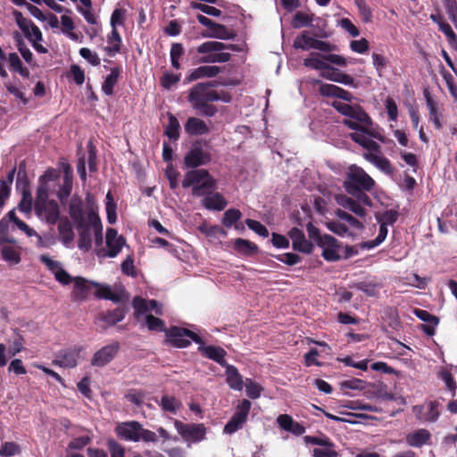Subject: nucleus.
Returning <instances> with one entry per match:
<instances>
[{"label": "nucleus", "instance_id": "obj_1", "mask_svg": "<svg viewBox=\"0 0 457 457\" xmlns=\"http://www.w3.org/2000/svg\"><path fill=\"white\" fill-rule=\"evenodd\" d=\"M306 229L310 239L321 248V256L325 261L334 262L341 259V244L337 239L328 234L321 235L311 221L307 223Z\"/></svg>", "mask_w": 457, "mask_h": 457}, {"label": "nucleus", "instance_id": "obj_2", "mask_svg": "<svg viewBox=\"0 0 457 457\" xmlns=\"http://www.w3.org/2000/svg\"><path fill=\"white\" fill-rule=\"evenodd\" d=\"M239 47L233 44H225L219 41H206L196 48L198 54H204L200 58L202 63H223L230 60L229 51H239Z\"/></svg>", "mask_w": 457, "mask_h": 457}, {"label": "nucleus", "instance_id": "obj_3", "mask_svg": "<svg viewBox=\"0 0 457 457\" xmlns=\"http://www.w3.org/2000/svg\"><path fill=\"white\" fill-rule=\"evenodd\" d=\"M331 105L345 118L344 124L352 129H359L370 123L369 115L359 105H352L339 100H334Z\"/></svg>", "mask_w": 457, "mask_h": 457}, {"label": "nucleus", "instance_id": "obj_4", "mask_svg": "<svg viewBox=\"0 0 457 457\" xmlns=\"http://www.w3.org/2000/svg\"><path fill=\"white\" fill-rule=\"evenodd\" d=\"M346 176L347 179L344 185L350 195L358 194L360 190L370 191L375 186L374 179L362 168L355 164L348 168Z\"/></svg>", "mask_w": 457, "mask_h": 457}, {"label": "nucleus", "instance_id": "obj_5", "mask_svg": "<svg viewBox=\"0 0 457 457\" xmlns=\"http://www.w3.org/2000/svg\"><path fill=\"white\" fill-rule=\"evenodd\" d=\"M165 336L170 345L177 348H186L191 345V341L195 344L202 343V337L195 331L177 326L167 329Z\"/></svg>", "mask_w": 457, "mask_h": 457}, {"label": "nucleus", "instance_id": "obj_6", "mask_svg": "<svg viewBox=\"0 0 457 457\" xmlns=\"http://www.w3.org/2000/svg\"><path fill=\"white\" fill-rule=\"evenodd\" d=\"M125 243L124 237L118 236L115 228H109L105 235L106 247L96 249V253L98 258H114L120 253Z\"/></svg>", "mask_w": 457, "mask_h": 457}, {"label": "nucleus", "instance_id": "obj_7", "mask_svg": "<svg viewBox=\"0 0 457 457\" xmlns=\"http://www.w3.org/2000/svg\"><path fill=\"white\" fill-rule=\"evenodd\" d=\"M174 427L180 436L188 444L203 441L205 438L206 428L201 423H184L180 420H174Z\"/></svg>", "mask_w": 457, "mask_h": 457}, {"label": "nucleus", "instance_id": "obj_8", "mask_svg": "<svg viewBox=\"0 0 457 457\" xmlns=\"http://www.w3.org/2000/svg\"><path fill=\"white\" fill-rule=\"evenodd\" d=\"M85 347L74 345L60 350L54 357V363L62 368H75L80 359H84Z\"/></svg>", "mask_w": 457, "mask_h": 457}, {"label": "nucleus", "instance_id": "obj_9", "mask_svg": "<svg viewBox=\"0 0 457 457\" xmlns=\"http://www.w3.org/2000/svg\"><path fill=\"white\" fill-rule=\"evenodd\" d=\"M34 209L37 216L48 224L54 225L59 220L60 209L54 200L49 198L36 200Z\"/></svg>", "mask_w": 457, "mask_h": 457}, {"label": "nucleus", "instance_id": "obj_10", "mask_svg": "<svg viewBox=\"0 0 457 457\" xmlns=\"http://www.w3.org/2000/svg\"><path fill=\"white\" fill-rule=\"evenodd\" d=\"M250 408L251 403L246 399L242 400L231 419L225 425L223 432L232 435L240 429L246 421Z\"/></svg>", "mask_w": 457, "mask_h": 457}, {"label": "nucleus", "instance_id": "obj_11", "mask_svg": "<svg viewBox=\"0 0 457 457\" xmlns=\"http://www.w3.org/2000/svg\"><path fill=\"white\" fill-rule=\"evenodd\" d=\"M211 160V154L204 149L200 142H195L185 155L184 163L187 168L195 169L206 165Z\"/></svg>", "mask_w": 457, "mask_h": 457}, {"label": "nucleus", "instance_id": "obj_12", "mask_svg": "<svg viewBox=\"0 0 457 457\" xmlns=\"http://www.w3.org/2000/svg\"><path fill=\"white\" fill-rule=\"evenodd\" d=\"M120 344L112 342L97 350L92 356L91 365L93 367L102 368L109 364L118 354Z\"/></svg>", "mask_w": 457, "mask_h": 457}, {"label": "nucleus", "instance_id": "obj_13", "mask_svg": "<svg viewBox=\"0 0 457 457\" xmlns=\"http://www.w3.org/2000/svg\"><path fill=\"white\" fill-rule=\"evenodd\" d=\"M59 178L60 171L58 170L47 169L45 173L39 177L36 200L49 198L51 185L55 184Z\"/></svg>", "mask_w": 457, "mask_h": 457}, {"label": "nucleus", "instance_id": "obj_14", "mask_svg": "<svg viewBox=\"0 0 457 457\" xmlns=\"http://www.w3.org/2000/svg\"><path fill=\"white\" fill-rule=\"evenodd\" d=\"M141 424L138 421L121 422L115 428L118 437L125 441L139 442Z\"/></svg>", "mask_w": 457, "mask_h": 457}, {"label": "nucleus", "instance_id": "obj_15", "mask_svg": "<svg viewBox=\"0 0 457 457\" xmlns=\"http://www.w3.org/2000/svg\"><path fill=\"white\" fill-rule=\"evenodd\" d=\"M197 345H199L198 351L203 356L217 362L223 368L228 364L225 360L227 353L223 348L215 345H205L203 340L202 343H197Z\"/></svg>", "mask_w": 457, "mask_h": 457}, {"label": "nucleus", "instance_id": "obj_16", "mask_svg": "<svg viewBox=\"0 0 457 457\" xmlns=\"http://www.w3.org/2000/svg\"><path fill=\"white\" fill-rule=\"evenodd\" d=\"M287 236L292 239V247L295 251L306 254L312 252L313 244L306 239L302 230L295 228L287 233Z\"/></svg>", "mask_w": 457, "mask_h": 457}, {"label": "nucleus", "instance_id": "obj_17", "mask_svg": "<svg viewBox=\"0 0 457 457\" xmlns=\"http://www.w3.org/2000/svg\"><path fill=\"white\" fill-rule=\"evenodd\" d=\"M221 69L218 66L204 65L195 69L190 70L185 77L184 83H191L195 80L204 79V78H214L220 72Z\"/></svg>", "mask_w": 457, "mask_h": 457}, {"label": "nucleus", "instance_id": "obj_18", "mask_svg": "<svg viewBox=\"0 0 457 457\" xmlns=\"http://www.w3.org/2000/svg\"><path fill=\"white\" fill-rule=\"evenodd\" d=\"M355 131L350 134L351 138L362 147L368 150L367 153L378 152L380 145L374 141L366 131V127L362 129H354Z\"/></svg>", "mask_w": 457, "mask_h": 457}, {"label": "nucleus", "instance_id": "obj_19", "mask_svg": "<svg viewBox=\"0 0 457 457\" xmlns=\"http://www.w3.org/2000/svg\"><path fill=\"white\" fill-rule=\"evenodd\" d=\"M363 157L386 175H393L395 169L390 161L381 154L380 150L374 153H364Z\"/></svg>", "mask_w": 457, "mask_h": 457}, {"label": "nucleus", "instance_id": "obj_20", "mask_svg": "<svg viewBox=\"0 0 457 457\" xmlns=\"http://www.w3.org/2000/svg\"><path fill=\"white\" fill-rule=\"evenodd\" d=\"M79 232L78 247L84 252H87L92 246V223L87 217V220L81 223V227L75 226Z\"/></svg>", "mask_w": 457, "mask_h": 457}, {"label": "nucleus", "instance_id": "obj_21", "mask_svg": "<svg viewBox=\"0 0 457 457\" xmlns=\"http://www.w3.org/2000/svg\"><path fill=\"white\" fill-rule=\"evenodd\" d=\"M216 85L215 82H201L195 85L190 90L187 96L188 102L197 104L201 102H207V96L209 89Z\"/></svg>", "mask_w": 457, "mask_h": 457}, {"label": "nucleus", "instance_id": "obj_22", "mask_svg": "<svg viewBox=\"0 0 457 457\" xmlns=\"http://www.w3.org/2000/svg\"><path fill=\"white\" fill-rule=\"evenodd\" d=\"M431 439L430 432L426 428H419L408 433L405 436L406 444L409 446L420 448L429 444Z\"/></svg>", "mask_w": 457, "mask_h": 457}, {"label": "nucleus", "instance_id": "obj_23", "mask_svg": "<svg viewBox=\"0 0 457 457\" xmlns=\"http://www.w3.org/2000/svg\"><path fill=\"white\" fill-rule=\"evenodd\" d=\"M202 205L208 211L220 212L228 205L226 198L219 192H212L202 199Z\"/></svg>", "mask_w": 457, "mask_h": 457}, {"label": "nucleus", "instance_id": "obj_24", "mask_svg": "<svg viewBox=\"0 0 457 457\" xmlns=\"http://www.w3.org/2000/svg\"><path fill=\"white\" fill-rule=\"evenodd\" d=\"M322 77L345 86H349L354 88L357 87V84L352 76L345 74L340 71L338 69L333 68L331 66H329L326 71H323Z\"/></svg>", "mask_w": 457, "mask_h": 457}, {"label": "nucleus", "instance_id": "obj_25", "mask_svg": "<svg viewBox=\"0 0 457 457\" xmlns=\"http://www.w3.org/2000/svg\"><path fill=\"white\" fill-rule=\"evenodd\" d=\"M8 63L9 70L16 74H19L23 79H29L30 76L29 70L25 67L20 55L15 53H10L6 54L5 60Z\"/></svg>", "mask_w": 457, "mask_h": 457}, {"label": "nucleus", "instance_id": "obj_26", "mask_svg": "<svg viewBox=\"0 0 457 457\" xmlns=\"http://www.w3.org/2000/svg\"><path fill=\"white\" fill-rule=\"evenodd\" d=\"M224 368L226 370L225 375L228 386L235 391H241L244 387L245 381L237 368L231 364H228Z\"/></svg>", "mask_w": 457, "mask_h": 457}, {"label": "nucleus", "instance_id": "obj_27", "mask_svg": "<svg viewBox=\"0 0 457 457\" xmlns=\"http://www.w3.org/2000/svg\"><path fill=\"white\" fill-rule=\"evenodd\" d=\"M184 129L189 136H202L208 134L210 131L206 122L195 117H189L184 125Z\"/></svg>", "mask_w": 457, "mask_h": 457}, {"label": "nucleus", "instance_id": "obj_28", "mask_svg": "<svg viewBox=\"0 0 457 457\" xmlns=\"http://www.w3.org/2000/svg\"><path fill=\"white\" fill-rule=\"evenodd\" d=\"M69 214L74 226L81 227V223L87 220V215H85L83 203L80 199H71L69 205Z\"/></svg>", "mask_w": 457, "mask_h": 457}, {"label": "nucleus", "instance_id": "obj_29", "mask_svg": "<svg viewBox=\"0 0 457 457\" xmlns=\"http://www.w3.org/2000/svg\"><path fill=\"white\" fill-rule=\"evenodd\" d=\"M336 202L344 207L356 214L359 217H364L367 213L365 208H363L361 204L353 198L345 195H337L335 196Z\"/></svg>", "mask_w": 457, "mask_h": 457}, {"label": "nucleus", "instance_id": "obj_30", "mask_svg": "<svg viewBox=\"0 0 457 457\" xmlns=\"http://www.w3.org/2000/svg\"><path fill=\"white\" fill-rule=\"evenodd\" d=\"M320 92L324 96H335L347 102H351L353 98L350 92L333 84H321L320 87Z\"/></svg>", "mask_w": 457, "mask_h": 457}, {"label": "nucleus", "instance_id": "obj_31", "mask_svg": "<svg viewBox=\"0 0 457 457\" xmlns=\"http://www.w3.org/2000/svg\"><path fill=\"white\" fill-rule=\"evenodd\" d=\"M211 176L207 170L200 169V170H193L187 171L185 175L184 179L182 180V187L184 188H187L190 187H194L195 185H199L204 179H208Z\"/></svg>", "mask_w": 457, "mask_h": 457}, {"label": "nucleus", "instance_id": "obj_32", "mask_svg": "<svg viewBox=\"0 0 457 457\" xmlns=\"http://www.w3.org/2000/svg\"><path fill=\"white\" fill-rule=\"evenodd\" d=\"M58 232L63 245L69 247L74 240V232L71 221L67 218L60 219Z\"/></svg>", "mask_w": 457, "mask_h": 457}, {"label": "nucleus", "instance_id": "obj_33", "mask_svg": "<svg viewBox=\"0 0 457 457\" xmlns=\"http://www.w3.org/2000/svg\"><path fill=\"white\" fill-rule=\"evenodd\" d=\"M303 64L306 67L320 71L321 76H323V71H326L330 66L327 63L325 55L317 53H312L308 58L304 59Z\"/></svg>", "mask_w": 457, "mask_h": 457}, {"label": "nucleus", "instance_id": "obj_34", "mask_svg": "<svg viewBox=\"0 0 457 457\" xmlns=\"http://www.w3.org/2000/svg\"><path fill=\"white\" fill-rule=\"evenodd\" d=\"M234 250L238 253L245 256H253L257 253L258 246L249 240L244 238H237L233 244Z\"/></svg>", "mask_w": 457, "mask_h": 457}, {"label": "nucleus", "instance_id": "obj_35", "mask_svg": "<svg viewBox=\"0 0 457 457\" xmlns=\"http://www.w3.org/2000/svg\"><path fill=\"white\" fill-rule=\"evenodd\" d=\"M216 188V180L210 176L199 185H195L192 188V195L197 197L204 198L207 195L212 194Z\"/></svg>", "mask_w": 457, "mask_h": 457}, {"label": "nucleus", "instance_id": "obj_36", "mask_svg": "<svg viewBox=\"0 0 457 457\" xmlns=\"http://www.w3.org/2000/svg\"><path fill=\"white\" fill-rule=\"evenodd\" d=\"M314 14L311 12H296L291 20V26L294 29H302L312 26Z\"/></svg>", "mask_w": 457, "mask_h": 457}, {"label": "nucleus", "instance_id": "obj_37", "mask_svg": "<svg viewBox=\"0 0 457 457\" xmlns=\"http://www.w3.org/2000/svg\"><path fill=\"white\" fill-rule=\"evenodd\" d=\"M88 218L92 223L93 233L96 249L103 247V226L99 216L93 211L88 212Z\"/></svg>", "mask_w": 457, "mask_h": 457}, {"label": "nucleus", "instance_id": "obj_38", "mask_svg": "<svg viewBox=\"0 0 457 457\" xmlns=\"http://www.w3.org/2000/svg\"><path fill=\"white\" fill-rule=\"evenodd\" d=\"M120 74V70L118 67L111 69L110 74H108L102 84V91L106 96H112L114 86L118 82Z\"/></svg>", "mask_w": 457, "mask_h": 457}, {"label": "nucleus", "instance_id": "obj_39", "mask_svg": "<svg viewBox=\"0 0 457 457\" xmlns=\"http://www.w3.org/2000/svg\"><path fill=\"white\" fill-rule=\"evenodd\" d=\"M107 42L108 44L112 45V46H106L104 49L110 56H114L116 54L120 53L121 37L117 30V28L112 29L111 34L107 37Z\"/></svg>", "mask_w": 457, "mask_h": 457}, {"label": "nucleus", "instance_id": "obj_40", "mask_svg": "<svg viewBox=\"0 0 457 457\" xmlns=\"http://www.w3.org/2000/svg\"><path fill=\"white\" fill-rule=\"evenodd\" d=\"M90 287L87 284V280L81 277L74 278V286L72 295L75 300H83L86 298Z\"/></svg>", "mask_w": 457, "mask_h": 457}, {"label": "nucleus", "instance_id": "obj_41", "mask_svg": "<svg viewBox=\"0 0 457 457\" xmlns=\"http://www.w3.org/2000/svg\"><path fill=\"white\" fill-rule=\"evenodd\" d=\"M125 318V312L121 308H117L112 311H108L102 313L99 320L105 322L107 325L112 326L120 322Z\"/></svg>", "mask_w": 457, "mask_h": 457}, {"label": "nucleus", "instance_id": "obj_42", "mask_svg": "<svg viewBox=\"0 0 457 457\" xmlns=\"http://www.w3.org/2000/svg\"><path fill=\"white\" fill-rule=\"evenodd\" d=\"M207 37L222 40H228L233 38L235 37V34L233 31L228 29V28L225 25L215 23V25L210 30V34Z\"/></svg>", "mask_w": 457, "mask_h": 457}, {"label": "nucleus", "instance_id": "obj_43", "mask_svg": "<svg viewBox=\"0 0 457 457\" xmlns=\"http://www.w3.org/2000/svg\"><path fill=\"white\" fill-rule=\"evenodd\" d=\"M181 406V402L174 396L163 395L161 399V407L165 411L176 414Z\"/></svg>", "mask_w": 457, "mask_h": 457}, {"label": "nucleus", "instance_id": "obj_44", "mask_svg": "<svg viewBox=\"0 0 457 457\" xmlns=\"http://www.w3.org/2000/svg\"><path fill=\"white\" fill-rule=\"evenodd\" d=\"M179 122L178 119L172 115L170 114L169 116V121L165 128V135L171 140H178L179 137Z\"/></svg>", "mask_w": 457, "mask_h": 457}, {"label": "nucleus", "instance_id": "obj_45", "mask_svg": "<svg viewBox=\"0 0 457 457\" xmlns=\"http://www.w3.org/2000/svg\"><path fill=\"white\" fill-rule=\"evenodd\" d=\"M1 255L4 262L11 265H16L21 262L20 253L12 246H4L1 249Z\"/></svg>", "mask_w": 457, "mask_h": 457}, {"label": "nucleus", "instance_id": "obj_46", "mask_svg": "<svg viewBox=\"0 0 457 457\" xmlns=\"http://www.w3.org/2000/svg\"><path fill=\"white\" fill-rule=\"evenodd\" d=\"M145 325L150 331L165 332L166 326L162 320L154 317L152 314H146L145 317Z\"/></svg>", "mask_w": 457, "mask_h": 457}, {"label": "nucleus", "instance_id": "obj_47", "mask_svg": "<svg viewBox=\"0 0 457 457\" xmlns=\"http://www.w3.org/2000/svg\"><path fill=\"white\" fill-rule=\"evenodd\" d=\"M241 217L242 213L238 209L230 208L224 212L221 223L226 228H231Z\"/></svg>", "mask_w": 457, "mask_h": 457}, {"label": "nucleus", "instance_id": "obj_48", "mask_svg": "<svg viewBox=\"0 0 457 457\" xmlns=\"http://www.w3.org/2000/svg\"><path fill=\"white\" fill-rule=\"evenodd\" d=\"M313 37L308 35V32L303 31L294 41V47L302 50L313 49Z\"/></svg>", "mask_w": 457, "mask_h": 457}, {"label": "nucleus", "instance_id": "obj_49", "mask_svg": "<svg viewBox=\"0 0 457 457\" xmlns=\"http://www.w3.org/2000/svg\"><path fill=\"white\" fill-rule=\"evenodd\" d=\"M191 106L198 114L205 117H213L218 112L217 108L208 102L193 104Z\"/></svg>", "mask_w": 457, "mask_h": 457}, {"label": "nucleus", "instance_id": "obj_50", "mask_svg": "<svg viewBox=\"0 0 457 457\" xmlns=\"http://www.w3.org/2000/svg\"><path fill=\"white\" fill-rule=\"evenodd\" d=\"M399 212L396 210L390 209L386 210L380 214L376 215V220L378 223H382L384 225H393L398 219Z\"/></svg>", "mask_w": 457, "mask_h": 457}, {"label": "nucleus", "instance_id": "obj_51", "mask_svg": "<svg viewBox=\"0 0 457 457\" xmlns=\"http://www.w3.org/2000/svg\"><path fill=\"white\" fill-rule=\"evenodd\" d=\"M95 287H99L96 292L97 298L111 300L113 303H118L120 298L112 293V288L109 286H100L98 283L92 282Z\"/></svg>", "mask_w": 457, "mask_h": 457}, {"label": "nucleus", "instance_id": "obj_52", "mask_svg": "<svg viewBox=\"0 0 457 457\" xmlns=\"http://www.w3.org/2000/svg\"><path fill=\"white\" fill-rule=\"evenodd\" d=\"M25 36V37L30 42L34 41H42L43 36L39 28L34 23L30 22L28 27H26L25 30H21Z\"/></svg>", "mask_w": 457, "mask_h": 457}, {"label": "nucleus", "instance_id": "obj_53", "mask_svg": "<svg viewBox=\"0 0 457 457\" xmlns=\"http://www.w3.org/2000/svg\"><path fill=\"white\" fill-rule=\"evenodd\" d=\"M371 57H372V64H373L378 77H382L385 69L387 67V65L389 63V60L386 56L377 54V53H373Z\"/></svg>", "mask_w": 457, "mask_h": 457}, {"label": "nucleus", "instance_id": "obj_54", "mask_svg": "<svg viewBox=\"0 0 457 457\" xmlns=\"http://www.w3.org/2000/svg\"><path fill=\"white\" fill-rule=\"evenodd\" d=\"M440 378L445 382L446 388L449 390L451 396L456 395L457 385L452 374L447 370H442L439 372Z\"/></svg>", "mask_w": 457, "mask_h": 457}, {"label": "nucleus", "instance_id": "obj_55", "mask_svg": "<svg viewBox=\"0 0 457 457\" xmlns=\"http://www.w3.org/2000/svg\"><path fill=\"white\" fill-rule=\"evenodd\" d=\"M105 211L108 222L110 224L115 223L117 220L116 204L114 203L110 192L106 195Z\"/></svg>", "mask_w": 457, "mask_h": 457}, {"label": "nucleus", "instance_id": "obj_56", "mask_svg": "<svg viewBox=\"0 0 457 457\" xmlns=\"http://www.w3.org/2000/svg\"><path fill=\"white\" fill-rule=\"evenodd\" d=\"M244 386H245V393L249 398L257 399L260 397L262 388L259 384L251 378H246Z\"/></svg>", "mask_w": 457, "mask_h": 457}, {"label": "nucleus", "instance_id": "obj_57", "mask_svg": "<svg viewBox=\"0 0 457 457\" xmlns=\"http://www.w3.org/2000/svg\"><path fill=\"white\" fill-rule=\"evenodd\" d=\"M190 7L192 9L201 11L210 16L220 17L221 15V11L220 9L202 3L192 2L190 4Z\"/></svg>", "mask_w": 457, "mask_h": 457}, {"label": "nucleus", "instance_id": "obj_58", "mask_svg": "<svg viewBox=\"0 0 457 457\" xmlns=\"http://www.w3.org/2000/svg\"><path fill=\"white\" fill-rule=\"evenodd\" d=\"M149 301L141 296H135L132 301V306L135 310V315L138 318L140 315L146 314L148 312Z\"/></svg>", "mask_w": 457, "mask_h": 457}, {"label": "nucleus", "instance_id": "obj_59", "mask_svg": "<svg viewBox=\"0 0 457 457\" xmlns=\"http://www.w3.org/2000/svg\"><path fill=\"white\" fill-rule=\"evenodd\" d=\"M439 29L447 37L448 43L450 46L455 49H457V35L453 30L452 27L445 22V21L439 24Z\"/></svg>", "mask_w": 457, "mask_h": 457}, {"label": "nucleus", "instance_id": "obj_60", "mask_svg": "<svg viewBox=\"0 0 457 457\" xmlns=\"http://www.w3.org/2000/svg\"><path fill=\"white\" fill-rule=\"evenodd\" d=\"M336 215L341 220L346 221L350 227L361 229L363 228L362 223L358 220L356 218L349 214L347 212L338 209L336 212Z\"/></svg>", "mask_w": 457, "mask_h": 457}, {"label": "nucleus", "instance_id": "obj_61", "mask_svg": "<svg viewBox=\"0 0 457 457\" xmlns=\"http://www.w3.org/2000/svg\"><path fill=\"white\" fill-rule=\"evenodd\" d=\"M439 403L436 401H431L428 403V411L425 414L424 421L434 423L439 418L438 411Z\"/></svg>", "mask_w": 457, "mask_h": 457}, {"label": "nucleus", "instance_id": "obj_62", "mask_svg": "<svg viewBox=\"0 0 457 457\" xmlns=\"http://www.w3.org/2000/svg\"><path fill=\"white\" fill-rule=\"evenodd\" d=\"M245 224L251 230H253L254 233H256L260 237H262L263 238L268 237L269 231H268L267 228L264 225H262L260 221H257V220H254L252 219H247L245 220Z\"/></svg>", "mask_w": 457, "mask_h": 457}, {"label": "nucleus", "instance_id": "obj_63", "mask_svg": "<svg viewBox=\"0 0 457 457\" xmlns=\"http://www.w3.org/2000/svg\"><path fill=\"white\" fill-rule=\"evenodd\" d=\"M446 12L451 21L457 29V2L456 0H443Z\"/></svg>", "mask_w": 457, "mask_h": 457}, {"label": "nucleus", "instance_id": "obj_64", "mask_svg": "<svg viewBox=\"0 0 457 457\" xmlns=\"http://www.w3.org/2000/svg\"><path fill=\"white\" fill-rule=\"evenodd\" d=\"M335 446L317 447L312 450V457H338Z\"/></svg>", "mask_w": 457, "mask_h": 457}]
</instances>
